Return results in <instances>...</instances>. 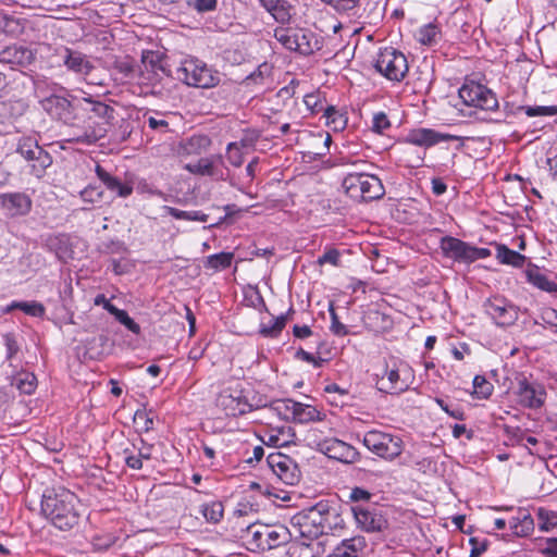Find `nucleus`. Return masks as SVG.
I'll use <instances>...</instances> for the list:
<instances>
[{
	"instance_id": "49530a36",
	"label": "nucleus",
	"mask_w": 557,
	"mask_h": 557,
	"mask_svg": "<svg viewBox=\"0 0 557 557\" xmlns=\"http://www.w3.org/2000/svg\"><path fill=\"white\" fill-rule=\"evenodd\" d=\"M297 401L293 399H280L273 401V409L286 421H292V416L294 413L293 405H296Z\"/></svg>"
},
{
	"instance_id": "4c0bfd02",
	"label": "nucleus",
	"mask_w": 557,
	"mask_h": 557,
	"mask_svg": "<svg viewBox=\"0 0 557 557\" xmlns=\"http://www.w3.org/2000/svg\"><path fill=\"white\" fill-rule=\"evenodd\" d=\"M440 30L438 27L433 24H426L419 28L417 39L421 45L433 46L438 41Z\"/></svg>"
},
{
	"instance_id": "ea45409f",
	"label": "nucleus",
	"mask_w": 557,
	"mask_h": 557,
	"mask_svg": "<svg viewBox=\"0 0 557 557\" xmlns=\"http://www.w3.org/2000/svg\"><path fill=\"white\" fill-rule=\"evenodd\" d=\"M191 174L213 175V161L210 158H201L195 163H187L184 166Z\"/></svg>"
},
{
	"instance_id": "7c9ffc66",
	"label": "nucleus",
	"mask_w": 557,
	"mask_h": 557,
	"mask_svg": "<svg viewBox=\"0 0 557 557\" xmlns=\"http://www.w3.org/2000/svg\"><path fill=\"white\" fill-rule=\"evenodd\" d=\"M82 125L85 127V140L94 143H97L103 138L109 129V126L104 125L103 122H99L88 114H85V119L83 120Z\"/></svg>"
},
{
	"instance_id": "603ef678",
	"label": "nucleus",
	"mask_w": 557,
	"mask_h": 557,
	"mask_svg": "<svg viewBox=\"0 0 557 557\" xmlns=\"http://www.w3.org/2000/svg\"><path fill=\"white\" fill-rule=\"evenodd\" d=\"M539 521L542 531H549L557 527V515L554 512L540 510Z\"/></svg>"
},
{
	"instance_id": "8fccbe9b",
	"label": "nucleus",
	"mask_w": 557,
	"mask_h": 557,
	"mask_svg": "<svg viewBox=\"0 0 557 557\" xmlns=\"http://www.w3.org/2000/svg\"><path fill=\"white\" fill-rule=\"evenodd\" d=\"M226 158L228 162L236 168L244 163V156L237 143L227 145Z\"/></svg>"
},
{
	"instance_id": "72a5a7b5",
	"label": "nucleus",
	"mask_w": 557,
	"mask_h": 557,
	"mask_svg": "<svg viewBox=\"0 0 557 557\" xmlns=\"http://www.w3.org/2000/svg\"><path fill=\"white\" fill-rule=\"evenodd\" d=\"M14 309L22 310L25 314L36 318H41L46 312L45 307L37 301H12L5 311L10 312Z\"/></svg>"
},
{
	"instance_id": "5fc2aeb1",
	"label": "nucleus",
	"mask_w": 557,
	"mask_h": 557,
	"mask_svg": "<svg viewBox=\"0 0 557 557\" xmlns=\"http://www.w3.org/2000/svg\"><path fill=\"white\" fill-rule=\"evenodd\" d=\"M134 422L140 426L145 432H148L153 426V417L145 410H137L134 416Z\"/></svg>"
},
{
	"instance_id": "7ed1b4c3",
	"label": "nucleus",
	"mask_w": 557,
	"mask_h": 557,
	"mask_svg": "<svg viewBox=\"0 0 557 557\" xmlns=\"http://www.w3.org/2000/svg\"><path fill=\"white\" fill-rule=\"evenodd\" d=\"M175 75L182 83L196 88H212L220 83L219 72L194 57L184 58L176 69Z\"/></svg>"
},
{
	"instance_id": "e2e57ef3",
	"label": "nucleus",
	"mask_w": 557,
	"mask_h": 557,
	"mask_svg": "<svg viewBox=\"0 0 557 557\" xmlns=\"http://www.w3.org/2000/svg\"><path fill=\"white\" fill-rule=\"evenodd\" d=\"M4 345L7 347V359L12 360L20 350V346L15 336L11 333H8L3 336Z\"/></svg>"
},
{
	"instance_id": "ddd939ff",
	"label": "nucleus",
	"mask_w": 557,
	"mask_h": 557,
	"mask_svg": "<svg viewBox=\"0 0 557 557\" xmlns=\"http://www.w3.org/2000/svg\"><path fill=\"white\" fill-rule=\"evenodd\" d=\"M267 462L273 473L285 484L294 485L298 482L300 471L289 456L280 451L271 453L267 457Z\"/></svg>"
},
{
	"instance_id": "20e7f679",
	"label": "nucleus",
	"mask_w": 557,
	"mask_h": 557,
	"mask_svg": "<svg viewBox=\"0 0 557 557\" xmlns=\"http://www.w3.org/2000/svg\"><path fill=\"white\" fill-rule=\"evenodd\" d=\"M440 248L445 258L451 259L458 263L470 264L491 256L490 249L472 246L453 236L442 237Z\"/></svg>"
},
{
	"instance_id": "6ab92c4d",
	"label": "nucleus",
	"mask_w": 557,
	"mask_h": 557,
	"mask_svg": "<svg viewBox=\"0 0 557 557\" xmlns=\"http://www.w3.org/2000/svg\"><path fill=\"white\" fill-rule=\"evenodd\" d=\"M454 139H457V137L449 134L440 133L431 128L413 129L407 135L406 138L408 143L425 148L432 147L441 141H449Z\"/></svg>"
},
{
	"instance_id": "de8ad7c7",
	"label": "nucleus",
	"mask_w": 557,
	"mask_h": 557,
	"mask_svg": "<svg viewBox=\"0 0 557 557\" xmlns=\"http://www.w3.org/2000/svg\"><path fill=\"white\" fill-rule=\"evenodd\" d=\"M364 546V540L362 537H354L350 540L343 541L342 545L337 548H346L345 557H358V550Z\"/></svg>"
},
{
	"instance_id": "e433bc0d",
	"label": "nucleus",
	"mask_w": 557,
	"mask_h": 557,
	"mask_svg": "<svg viewBox=\"0 0 557 557\" xmlns=\"http://www.w3.org/2000/svg\"><path fill=\"white\" fill-rule=\"evenodd\" d=\"M510 528L516 535L527 536L534 529L533 518L529 513H523L521 517L512 518L509 521Z\"/></svg>"
},
{
	"instance_id": "4468645a",
	"label": "nucleus",
	"mask_w": 557,
	"mask_h": 557,
	"mask_svg": "<svg viewBox=\"0 0 557 557\" xmlns=\"http://www.w3.org/2000/svg\"><path fill=\"white\" fill-rule=\"evenodd\" d=\"M318 450L329 458L344 463H355L360 460V453L351 445L337 440L325 438L317 444Z\"/></svg>"
},
{
	"instance_id": "aec40b11",
	"label": "nucleus",
	"mask_w": 557,
	"mask_h": 557,
	"mask_svg": "<svg viewBox=\"0 0 557 557\" xmlns=\"http://www.w3.org/2000/svg\"><path fill=\"white\" fill-rule=\"evenodd\" d=\"M0 200L2 209L10 216L25 215L32 208V200L24 193L3 194Z\"/></svg>"
},
{
	"instance_id": "a211bd4d",
	"label": "nucleus",
	"mask_w": 557,
	"mask_h": 557,
	"mask_svg": "<svg viewBox=\"0 0 557 557\" xmlns=\"http://www.w3.org/2000/svg\"><path fill=\"white\" fill-rule=\"evenodd\" d=\"M55 55L59 59L58 65H61L62 63L69 71L77 74L88 75L94 69L85 54L67 47H60L55 49Z\"/></svg>"
},
{
	"instance_id": "774afa93",
	"label": "nucleus",
	"mask_w": 557,
	"mask_h": 557,
	"mask_svg": "<svg viewBox=\"0 0 557 557\" xmlns=\"http://www.w3.org/2000/svg\"><path fill=\"white\" fill-rule=\"evenodd\" d=\"M262 524H252L248 528V533L251 535L252 540L256 542L257 547L261 549H265L264 541H263V530L261 529Z\"/></svg>"
},
{
	"instance_id": "052dcab7",
	"label": "nucleus",
	"mask_w": 557,
	"mask_h": 557,
	"mask_svg": "<svg viewBox=\"0 0 557 557\" xmlns=\"http://www.w3.org/2000/svg\"><path fill=\"white\" fill-rule=\"evenodd\" d=\"M528 116L554 115L555 106H536L521 108Z\"/></svg>"
},
{
	"instance_id": "1a4fd4ad",
	"label": "nucleus",
	"mask_w": 557,
	"mask_h": 557,
	"mask_svg": "<svg viewBox=\"0 0 557 557\" xmlns=\"http://www.w3.org/2000/svg\"><path fill=\"white\" fill-rule=\"evenodd\" d=\"M412 379L407 364L386 367L384 373L376 380V387L383 393L400 394L410 387Z\"/></svg>"
},
{
	"instance_id": "0e129e2a",
	"label": "nucleus",
	"mask_w": 557,
	"mask_h": 557,
	"mask_svg": "<svg viewBox=\"0 0 557 557\" xmlns=\"http://www.w3.org/2000/svg\"><path fill=\"white\" fill-rule=\"evenodd\" d=\"M121 324H123L127 330H129L134 334L140 333V326L138 323H136L128 313L123 310L120 312V314L115 318Z\"/></svg>"
},
{
	"instance_id": "c03bdc74",
	"label": "nucleus",
	"mask_w": 557,
	"mask_h": 557,
	"mask_svg": "<svg viewBox=\"0 0 557 557\" xmlns=\"http://www.w3.org/2000/svg\"><path fill=\"white\" fill-rule=\"evenodd\" d=\"M69 128V137L65 139L67 143L72 144H83V145H92L94 141H87L85 140V127L84 125L74 123V120L70 123H66Z\"/></svg>"
},
{
	"instance_id": "393cba45",
	"label": "nucleus",
	"mask_w": 557,
	"mask_h": 557,
	"mask_svg": "<svg viewBox=\"0 0 557 557\" xmlns=\"http://www.w3.org/2000/svg\"><path fill=\"white\" fill-rule=\"evenodd\" d=\"M324 553V542H306L298 539H292L287 549L288 557H321Z\"/></svg>"
},
{
	"instance_id": "c756f323",
	"label": "nucleus",
	"mask_w": 557,
	"mask_h": 557,
	"mask_svg": "<svg viewBox=\"0 0 557 557\" xmlns=\"http://www.w3.org/2000/svg\"><path fill=\"white\" fill-rule=\"evenodd\" d=\"M293 407L294 413L292 416V422L295 423L305 424L309 422L322 421L325 416L311 405L297 401V404L293 405Z\"/></svg>"
},
{
	"instance_id": "a878e982",
	"label": "nucleus",
	"mask_w": 557,
	"mask_h": 557,
	"mask_svg": "<svg viewBox=\"0 0 557 557\" xmlns=\"http://www.w3.org/2000/svg\"><path fill=\"white\" fill-rule=\"evenodd\" d=\"M260 5L269 12L280 24H289L294 14L293 5L286 0H258Z\"/></svg>"
},
{
	"instance_id": "39448f33",
	"label": "nucleus",
	"mask_w": 557,
	"mask_h": 557,
	"mask_svg": "<svg viewBox=\"0 0 557 557\" xmlns=\"http://www.w3.org/2000/svg\"><path fill=\"white\" fill-rule=\"evenodd\" d=\"M362 443L371 453L386 460H394L404 449V442L398 435L379 430L368 431Z\"/></svg>"
},
{
	"instance_id": "cd10ccee",
	"label": "nucleus",
	"mask_w": 557,
	"mask_h": 557,
	"mask_svg": "<svg viewBox=\"0 0 557 557\" xmlns=\"http://www.w3.org/2000/svg\"><path fill=\"white\" fill-rule=\"evenodd\" d=\"M216 401L226 416L237 417L250 410V406L246 401H243L239 396H233L227 391L222 392Z\"/></svg>"
},
{
	"instance_id": "680f3d73",
	"label": "nucleus",
	"mask_w": 557,
	"mask_h": 557,
	"mask_svg": "<svg viewBox=\"0 0 557 557\" xmlns=\"http://www.w3.org/2000/svg\"><path fill=\"white\" fill-rule=\"evenodd\" d=\"M435 401L451 418L461 421L465 420V412L459 406L451 407L441 398H436Z\"/></svg>"
},
{
	"instance_id": "09e8293b",
	"label": "nucleus",
	"mask_w": 557,
	"mask_h": 557,
	"mask_svg": "<svg viewBox=\"0 0 557 557\" xmlns=\"http://www.w3.org/2000/svg\"><path fill=\"white\" fill-rule=\"evenodd\" d=\"M473 387L481 398H487L493 392V385L482 375L474 376Z\"/></svg>"
},
{
	"instance_id": "a19ab883",
	"label": "nucleus",
	"mask_w": 557,
	"mask_h": 557,
	"mask_svg": "<svg viewBox=\"0 0 557 557\" xmlns=\"http://www.w3.org/2000/svg\"><path fill=\"white\" fill-rule=\"evenodd\" d=\"M14 384L22 393L30 395L37 386V379L34 373L24 372L15 377Z\"/></svg>"
},
{
	"instance_id": "bf43d9fd",
	"label": "nucleus",
	"mask_w": 557,
	"mask_h": 557,
	"mask_svg": "<svg viewBox=\"0 0 557 557\" xmlns=\"http://www.w3.org/2000/svg\"><path fill=\"white\" fill-rule=\"evenodd\" d=\"M330 314H331V331L334 335L337 336H345L348 334L347 326L339 322L338 317L335 312L334 307L331 305L330 307Z\"/></svg>"
},
{
	"instance_id": "864d4df0",
	"label": "nucleus",
	"mask_w": 557,
	"mask_h": 557,
	"mask_svg": "<svg viewBox=\"0 0 557 557\" xmlns=\"http://www.w3.org/2000/svg\"><path fill=\"white\" fill-rule=\"evenodd\" d=\"M147 124L153 131H159L161 133H166L169 131V122L163 119L161 113L149 115L147 117Z\"/></svg>"
},
{
	"instance_id": "3c124183",
	"label": "nucleus",
	"mask_w": 557,
	"mask_h": 557,
	"mask_svg": "<svg viewBox=\"0 0 557 557\" xmlns=\"http://www.w3.org/2000/svg\"><path fill=\"white\" fill-rule=\"evenodd\" d=\"M391 127V122L384 112H377L372 117V131L377 134H383Z\"/></svg>"
},
{
	"instance_id": "79ce46f5",
	"label": "nucleus",
	"mask_w": 557,
	"mask_h": 557,
	"mask_svg": "<svg viewBox=\"0 0 557 557\" xmlns=\"http://www.w3.org/2000/svg\"><path fill=\"white\" fill-rule=\"evenodd\" d=\"M166 210L171 216H173L177 220L199 221V222L208 221V214H205L201 211H183V210L172 208V207H166Z\"/></svg>"
},
{
	"instance_id": "4be33fe9",
	"label": "nucleus",
	"mask_w": 557,
	"mask_h": 557,
	"mask_svg": "<svg viewBox=\"0 0 557 557\" xmlns=\"http://www.w3.org/2000/svg\"><path fill=\"white\" fill-rule=\"evenodd\" d=\"M211 145V139L206 135H193L191 137L182 139L175 147L174 152L180 158L190 156H199Z\"/></svg>"
},
{
	"instance_id": "f03ea898",
	"label": "nucleus",
	"mask_w": 557,
	"mask_h": 557,
	"mask_svg": "<svg viewBox=\"0 0 557 557\" xmlns=\"http://www.w3.org/2000/svg\"><path fill=\"white\" fill-rule=\"evenodd\" d=\"M342 186L346 194L357 201H372L382 198L385 194L382 181L368 173V169L347 173Z\"/></svg>"
},
{
	"instance_id": "b1692460",
	"label": "nucleus",
	"mask_w": 557,
	"mask_h": 557,
	"mask_svg": "<svg viewBox=\"0 0 557 557\" xmlns=\"http://www.w3.org/2000/svg\"><path fill=\"white\" fill-rule=\"evenodd\" d=\"M265 549H273L289 543L294 533L283 524L261 525Z\"/></svg>"
},
{
	"instance_id": "bb28decb",
	"label": "nucleus",
	"mask_w": 557,
	"mask_h": 557,
	"mask_svg": "<svg viewBox=\"0 0 557 557\" xmlns=\"http://www.w3.org/2000/svg\"><path fill=\"white\" fill-rule=\"evenodd\" d=\"M0 60L14 65L27 66L34 62L35 53L23 46H10L0 53Z\"/></svg>"
},
{
	"instance_id": "2eb2a0df",
	"label": "nucleus",
	"mask_w": 557,
	"mask_h": 557,
	"mask_svg": "<svg viewBox=\"0 0 557 557\" xmlns=\"http://www.w3.org/2000/svg\"><path fill=\"white\" fill-rule=\"evenodd\" d=\"M141 62V78L145 84H150L154 87L164 76L170 75L169 71L164 66L163 58L159 52L145 51L143 53Z\"/></svg>"
},
{
	"instance_id": "5701e85b",
	"label": "nucleus",
	"mask_w": 557,
	"mask_h": 557,
	"mask_svg": "<svg viewBox=\"0 0 557 557\" xmlns=\"http://www.w3.org/2000/svg\"><path fill=\"white\" fill-rule=\"evenodd\" d=\"M312 510L318 513L321 520V524L319 525L323 534H327L336 528H343L344 521L335 506H331L326 503H318L312 507Z\"/></svg>"
},
{
	"instance_id": "69168bd1",
	"label": "nucleus",
	"mask_w": 557,
	"mask_h": 557,
	"mask_svg": "<svg viewBox=\"0 0 557 557\" xmlns=\"http://www.w3.org/2000/svg\"><path fill=\"white\" fill-rule=\"evenodd\" d=\"M338 165H351L352 168L369 169L371 166L366 160L351 156H342L338 158Z\"/></svg>"
},
{
	"instance_id": "dca6fc26",
	"label": "nucleus",
	"mask_w": 557,
	"mask_h": 557,
	"mask_svg": "<svg viewBox=\"0 0 557 557\" xmlns=\"http://www.w3.org/2000/svg\"><path fill=\"white\" fill-rule=\"evenodd\" d=\"M352 512L358 527L366 532H381L387 528V520L374 507L355 506Z\"/></svg>"
},
{
	"instance_id": "c85d7f7f",
	"label": "nucleus",
	"mask_w": 557,
	"mask_h": 557,
	"mask_svg": "<svg viewBox=\"0 0 557 557\" xmlns=\"http://www.w3.org/2000/svg\"><path fill=\"white\" fill-rule=\"evenodd\" d=\"M96 174L107 189L116 196L126 198L133 193V186L131 184L123 183L117 177L112 176L102 166H96Z\"/></svg>"
},
{
	"instance_id": "4d7b16f0",
	"label": "nucleus",
	"mask_w": 557,
	"mask_h": 557,
	"mask_svg": "<svg viewBox=\"0 0 557 557\" xmlns=\"http://www.w3.org/2000/svg\"><path fill=\"white\" fill-rule=\"evenodd\" d=\"M338 12H347L358 7L360 0H321Z\"/></svg>"
},
{
	"instance_id": "423d86ee",
	"label": "nucleus",
	"mask_w": 557,
	"mask_h": 557,
	"mask_svg": "<svg viewBox=\"0 0 557 557\" xmlns=\"http://www.w3.org/2000/svg\"><path fill=\"white\" fill-rule=\"evenodd\" d=\"M374 66L380 74L393 82H401L409 70L405 54L393 47L380 49Z\"/></svg>"
},
{
	"instance_id": "f8f14e48",
	"label": "nucleus",
	"mask_w": 557,
	"mask_h": 557,
	"mask_svg": "<svg viewBox=\"0 0 557 557\" xmlns=\"http://www.w3.org/2000/svg\"><path fill=\"white\" fill-rule=\"evenodd\" d=\"M319 524H321V520L312 508L305 516L294 517L290 529L292 533L295 534L293 539L306 542H323L320 537L324 534Z\"/></svg>"
},
{
	"instance_id": "a18cd8bd",
	"label": "nucleus",
	"mask_w": 557,
	"mask_h": 557,
	"mask_svg": "<svg viewBox=\"0 0 557 557\" xmlns=\"http://www.w3.org/2000/svg\"><path fill=\"white\" fill-rule=\"evenodd\" d=\"M295 28L277 27L274 29L275 39L281 42L286 49L294 51L295 46Z\"/></svg>"
},
{
	"instance_id": "37998d69",
	"label": "nucleus",
	"mask_w": 557,
	"mask_h": 557,
	"mask_svg": "<svg viewBox=\"0 0 557 557\" xmlns=\"http://www.w3.org/2000/svg\"><path fill=\"white\" fill-rule=\"evenodd\" d=\"M286 324V318L284 315H280L271 321L270 324H261L260 334L264 337H276Z\"/></svg>"
},
{
	"instance_id": "412c9836",
	"label": "nucleus",
	"mask_w": 557,
	"mask_h": 557,
	"mask_svg": "<svg viewBox=\"0 0 557 557\" xmlns=\"http://www.w3.org/2000/svg\"><path fill=\"white\" fill-rule=\"evenodd\" d=\"M86 106L78 104V109H81L84 114H88L92 119H96L99 122H103L104 125L110 126L114 119V108L111 106L99 101L94 100L91 97H84L82 99Z\"/></svg>"
},
{
	"instance_id": "9b49d317",
	"label": "nucleus",
	"mask_w": 557,
	"mask_h": 557,
	"mask_svg": "<svg viewBox=\"0 0 557 557\" xmlns=\"http://www.w3.org/2000/svg\"><path fill=\"white\" fill-rule=\"evenodd\" d=\"M484 310L499 326L512 325L519 317L518 308L503 296H492L484 301Z\"/></svg>"
},
{
	"instance_id": "9d476101",
	"label": "nucleus",
	"mask_w": 557,
	"mask_h": 557,
	"mask_svg": "<svg viewBox=\"0 0 557 557\" xmlns=\"http://www.w3.org/2000/svg\"><path fill=\"white\" fill-rule=\"evenodd\" d=\"M516 380L517 387L515 394L517 403L528 409L536 410L542 408L547 396L545 387L536 381H529L524 375H519Z\"/></svg>"
},
{
	"instance_id": "f704fd0d",
	"label": "nucleus",
	"mask_w": 557,
	"mask_h": 557,
	"mask_svg": "<svg viewBox=\"0 0 557 557\" xmlns=\"http://www.w3.org/2000/svg\"><path fill=\"white\" fill-rule=\"evenodd\" d=\"M233 259V252L214 253L206 258L203 267L206 269H212L214 271L224 270L231 267Z\"/></svg>"
},
{
	"instance_id": "f257e3e1",
	"label": "nucleus",
	"mask_w": 557,
	"mask_h": 557,
	"mask_svg": "<svg viewBox=\"0 0 557 557\" xmlns=\"http://www.w3.org/2000/svg\"><path fill=\"white\" fill-rule=\"evenodd\" d=\"M41 512L54 528L70 531L79 524L85 508L73 492L58 487L42 495Z\"/></svg>"
},
{
	"instance_id": "58836bf2",
	"label": "nucleus",
	"mask_w": 557,
	"mask_h": 557,
	"mask_svg": "<svg viewBox=\"0 0 557 557\" xmlns=\"http://www.w3.org/2000/svg\"><path fill=\"white\" fill-rule=\"evenodd\" d=\"M205 519L211 523H218L223 518L224 507L221 502H212L201 506Z\"/></svg>"
},
{
	"instance_id": "6e6552de",
	"label": "nucleus",
	"mask_w": 557,
	"mask_h": 557,
	"mask_svg": "<svg viewBox=\"0 0 557 557\" xmlns=\"http://www.w3.org/2000/svg\"><path fill=\"white\" fill-rule=\"evenodd\" d=\"M458 94L463 103L469 107H474L484 111H494L498 109L496 95L484 85L475 82H469L460 87Z\"/></svg>"
},
{
	"instance_id": "c9c22d12",
	"label": "nucleus",
	"mask_w": 557,
	"mask_h": 557,
	"mask_svg": "<svg viewBox=\"0 0 557 557\" xmlns=\"http://www.w3.org/2000/svg\"><path fill=\"white\" fill-rule=\"evenodd\" d=\"M295 46L294 51H297L304 55L311 54L313 52V46L311 45V39L313 38L312 33L296 28L295 32Z\"/></svg>"
},
{
	"instance_id": "338daca9",
	"label": "nucleus",
	"mask_w": 557,
	"mask_h": 557,
	"mask_svg": "<svg viewBox=\"0 0 557 557\" xmlns=\"http://www.w3.org/2000/svg\"><path fill=\"white\" fill-rule=\"evenodd\" d=\"M339 256L341 255L337 249H334V248L329 249L318 258V263L320 265H322L324 263H330L332 265L337 267L339 264Z\"/></svg>"
},
{
	"instance_id": "473e14b6",
	"label": "nucleus",
	"mask_w": 557,
	"mask_h": 557,
	"mask_svg": "<svg viewBox=\"0 0 557 557\" xmlns=\"http://www.w3.org/2000/svg\"><path fill=\"white\" fill-rule=\"evenodd\" d=\"M527 277L531 284H533L535 287L544 292H557V284L553 281H549L548 277L545 274H543L537 268L528 270Z\"/></svg>"
},
{
	"instance_id": "f3484780",
	"label": "nucleus",
	"mask_w": 557,
	"mask_h": 557,
	"mask_svg": "<svg viewBox=\"0 0 557 557\" xmlns=\"http://www.w3.org/2000/svg\"><path fill=\"white\" fill-rule=\"evenodd\" d=\"M42 108L52 116L63 123H70L75 120L74 110L78 109V104L64 96L51 95L41 101Z\"/></svg>"
},
{
	"instance_id": "2f4dec72",
	"label": "nucleus",
	"mask_w": 557,
	"mask_h": 557,
	"mask_svg": "<svg viewBox=\"0 0 557 557\" xmlns=\"http://www.w3.org/2000/svg\"><path fill=\"white\" fill-rule=\"evenodd\" d=\"M496 259L502 264L522 268L525 263L527 257L518 251L509 249L506 245L498 244L496 246Z\"/></svg>"
},
{
	"instance_id": "13d9d810",
	"label": "nucleus",
	"mask_w": 557,
	"mask_h": 557,
	"mask_svg": "<svg viewBox=\"0 0 557 557\" xmlns=\"http://www.w3.org/2000/svg\"><path fill=\"white\" fill-rule=\"evenodd\" d=\"M270 66L267 63H263L258 66L250 75L246 77V83L249 85L250 83L262 84L264 77L269 75Z\"/></svg>"
},
{
	"instance_id": "6e6d98bb",
	"label": "nucleus",
	"mask_w": 557,
	"mask_h": 557,
	"mask_svg": "<svg viewBox=\"0 0 557 557\" xmlns=\"http://www.w3.org/2000/svg\"><path fill=\"white\" fill-rule=\"evenodd\" d=\"M123 454L125 455V463L128 468L134 470H140L143 468V460L139 455L136 454V445H133V449L125 448Z\"/></svg>"
},
{
	"instance_id": "0eeeda50",
	"label": "nucleus",
	"mask_w": 557,
	"mask_h": 557,
	"mask_svg": "<svg viewBox=\"0 0 557 557\" xmlns=\"http://www.w3.org/2000/svg\"><path fill=\"white\" fill-rule=\"evenodd\" d=\"M16 152L23 157L30 166V174L40 178L47 168L52 164L51 156L38 145L36 138L27 136L18 140Z\"/></svg>"
}]
</instances>
